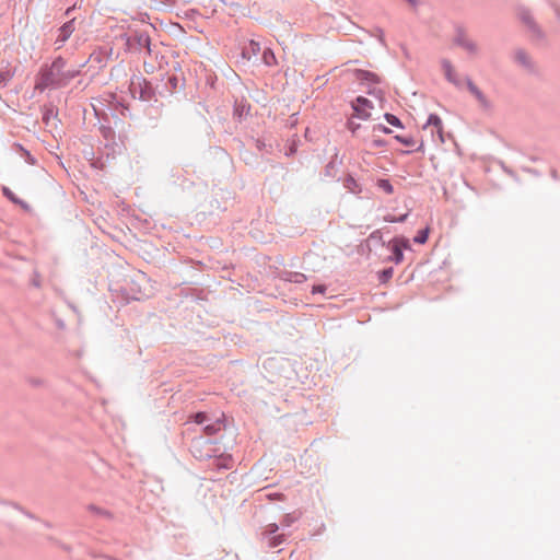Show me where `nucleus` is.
<instances>
[{
    "label": "nucleus",
    "instance_id": "nucleus-8",
    "mask_svg": "<svg viewBox=\"0 0 560 560\" xmlns=\"http://www.w3.org/2000/svg\"><path fill=\"white\" fill-rule=\"evenodd\" d=\"M515 60L525 67L530 66L529 57L524 50H517L515 52Z\"/></svg>",
    "mask_w": 560,
    "mask_h": 560
},
{
    "label": "nucleus",
    "instance_id": "nucleus-5",
    "mask_svg": "<svg viewBox=\"0 0 560 560\" xmlns=\"http://www.w3.org/2000/svg\"><path fill=\"white\" fill-rule=\"evenodd\" d=\"M73 31H74L73 21H69V22L65 23L59 28L58 42L65 43L70 37V35L73 33Z\"/></svg>",
    "mask_w": 560,
    "mask_h": 560
},
{
    "label": "nucleus",
    "instance_id": "nucleus-6",
    "mask_svg": "<svg viewBox=\"0 0 560 560\" xmlns=\"http://www.w3.org/2000/svg\"><path fill=\"white\" fill-rule=\"evenodd\" d=\"M467 86H468L469 92L478 100V102L482 106H488V101H487L486 96L471 81H468Z\"/></svg>",
    "mask_w": 560,
    "mask_h": 560
},
{
    "label": "nucleus",
    "instance_id": "nucleus-16",
    "mask_svg": "<svg viewBox=\"0 0 560 560\" xmlns=\"http://www.w3.org/2000/svg\"><path fill=\"white\" fill-rule=\"evenodd\" d=\"M275 59V55L270 50L264 51V60L267 65H271V60Z\"/></svg>",
    "mask_w": 560,
    "mask_h": 560
},
{
    "label": "nucleus",
    "instance_id": "nucleus-4",
    "mask_svg": "<svg viewBox=\"0 0 560 560\" xmlns=\"http://www.w3.org/2000/svg\"><path fill=\"white\" fill-rule=\"evenodd\" d=\"M441 67H442V70H443V73H444L446 80L455 85H458L459 84L458 75H457L452 62L447 59H443L441 61Z\"/></svg>",
    "mask_w": 560,
    "mask_h": 560
},
{
    "label": "nucleus",
    "instance_id": "nucleus-15",
    "mask_svg": "<svg viewBox=\"0 0 560 560\" xmlns=\"http://www.w3.org/2000/svg\"><path fill=\"white\" fill-rule=\"evenodd\" d=\"M207 420V416L203 412H198L194 416V421L197 424H202Z\"/></svg>",
    "mask_w": 560,
    "mask_h": 560
},
{
    "label": "nucleus",
    "instance_id": "nucleus-21",
    "mask_svg": "<svg viewBox=\"0 0 560 560\" xmlns=\"http://www.w3.org/2000/svg\"><path fill=\"white\" fill-rule=\"evenodd\" d=\"M90 510L94 511V512H98L100 510L94 508V506H90Z\"/></svg>",
    "mask_w": 560,
    "mask_h": 560
},
{
    "label": "nucleus",
    "instance_id": "nucleus-1",
    "mask_svg": "<svg viewBox=\"0 0 560 560\" xmlns=\"http://www.w3.org/2000/svg\"><path fill=\"white\" fill-rule=\"evenodd\" d=\"M78 74L75 70H65V61L56 59L50 68L40 71L36 79L35 89L44 91L49 86H63Z\"/></svg>",
    "mask_w": 560,
    "mask_h": 560
},
{
    "label": "nucleus",
    "instance_id": "nucleus-19",
    "mask_svg": "<svg viewBox=\"0 0 560 560\" xmlns=\"http://www.w3.org/2000/svg\"><path fill=\"white\" fill-rule=\"evenodd\" d=\"M392 275H393V270H392V269L384 270V271H383V278H384V280L389 279V278L392 277Z\"/></svg>",
    "mask_w": 560,
    "mask_h": 560
},
{
    "label": "nucleus",
    "instance_id": "nucleus-12",
    "mask_svg": "<svg viewBox=\"0 0 560 560\" xmlns=\"http://www.w3.org/2000/svg\"><path fill=\"white\" fill-rule=\"evenodd\" d=\"M392 242L395 243L396 245H398L401 248V250L408 249L410 247L409 241L404 237H396Z\"/></svg>",
    "mask_w": 560,
    "mask_h": 560
},
{
    "label": "nucleus",
    "instance_id": "nucleus-17",
    "mask_svg": "<svg viewBox=\"0 0 560 560\" xmlns=\"http://www.w3.org/2000/svg\"><path fill=\"white\" fill-rule=\"evenodd\" d=\"M406 218H407V214H404V215L399 217L398 219H396V218H394L392 215H387V217H385V221H387V222H402V221H405Z\"/></svg>",
    "mask_w": 560,
    "mask_h": 560
},
{
    "label": "nucleus",
    "instance_id": "nucleus-22",
    "mask_svg": "<svg viewBox=\"0 0 560 560\" xmlns=\"http://www.w3.org/2000/svg\"><path fill=\"white\" fill-rule=\"evenodd\" d=\"M271 532H275L277 529V525H270Z\"/></svg>",
    "mask_w": 560,
    "mask_h": 560
},
{
    "label": "nucleus",
    "instance_id": "nucleus-7",
    "mask_svg": "<svg viewBox=\"0 0 560 560\" xmlns=\"http://www.w3.org/2000/svg\"><path fill=\"white\" fill-rule=\"evenodd\" d=\"M390 247H392V252H393V260L396 262V264H400L404 259V254H402V250L401 248L396 245L395 243L390 242Z\"/></svg>",
    "mask_w": 560,
    "mask_h": 560
},
{
    "label": "nucleus",
    "instance_id": "nucleus-14",
    "mask_svg": "<svg viewBox=\"0 0 560 560\" xmlns=\"http://www.w3.org/2000/svg\"><path fill=\"white\" fill-rule=\"evenodd\" d=\"M219 430H220V425L217 423L209 424L205 428V432L207 435H212V434L217 433Z\"/></svg>",
    "mask_w": 560,
    "mask_h": 560
},
{
    "label": "nucleus",
    "instance_id": "nucleus-9",
    "mask_svg": "<svg viewBox=\"0 0 560 560\" xmlns=\"http://www.w3.org/2000/svg\"><path fill=\"white\" fill-rule=\"evenodd\" d=\"M376 185L378 188H381L388 195H392L394 192L393 185L387 179H378Z\"/></svg>",
    "mask_w": 560,
    "mask_h": 560
},
{
    "label": "nucleus",
    "instance_id": "nucleus-10",
    "mask_svg": "<svg viewBox=\"0 0 560 560\" xmlns=\"http://www.w3.org/2000/svg\"><path fill=\"white\" fill-rule=\"evenodd\" d=\"M428 237H429V228L424 229V230H421L417 235L416 237L413 238V241L418 244H424L427 241H428Z\"/></svg>",
    "mask_w": 560,
    "mask_h": 560
},
{
    "label": "nucleus",
    "instance_id": "nucleus-11",
    "mask_svg": "<svg viewBox=\"0 0 560 560\" xmlns=\"http://www.w3.org/2000/svg\"><path fill=\"white\" fill-rule=\"evenodd\" d=\"M460 45L469 52H476L477 51V46L474 42L471 40H468V39H464Z\"/></svg>",
    "mask_w": 560,
    "mask_h": 560
},
{
    "label": "nucleus",
    "instance_id": "nucleus-3",
    "mask_svg": "<svg viewBox=\"0 0 560 560\" xmlns=\"http://www.w3.org/2000/svg\"><path fill=\"white\" fill-rule=\"evenodd\" d=\"M423 129L424 130H428L430 129L431 130V133L432 136H434V131L436 132V137L440 141H443V136H442V120L439 116L436 115H430L429 118H428V121L427 124L423 126Z\"/></svg>",
    "mask_w": 560,
    "mask_h": 560
},
{
    "label": "nucleus",
    "instance_id": "nucleus-13",
    "mask_svg": "<svg viewBox=\"0 0 560 560\" xmlns=\"http://www.w3.org/2000/svg\"><path fill=\"white\" fill-rule=\"evenodd\" d=\"M385 118L388 124H390L395 127H401L400 120L396 116H394L392 114H385Z\"/></svg>",
    "mask_w": 560,
    "mask_h": 560
},
{
    "label": "nucleus",
    "instance_id": "nucleus-20",
    "mask_svg": "<svg viewBox=\"0 0 560 560\" xmlns=\"http://www.w3.org/2000/svg\"><path fill=\"white\" fill-rule=\"evenodd\" d=\"M316 291H317V292H323V291H324V289H323L322 287L314 288L313 292H316Z\"/></svg>",
    "mask_w": 560,
    "mask_h": 560
},
{
    "label": "nucleus",
    "instance_id": "nucleus-2",
    "mask_svg": "<svg viewBox=\"0 0 560 560\" xmlns=\"http://www.w3.org/2000/svg\"><path fill=\"white\" fill-rule=\"evenodd\" d=\"M353 114L349 119L348 127L354 133L360 127V124L355 122V119L366 120L371 117L374 106L372 102L363 96H359L352 103Z\"/></svg>",
    "mask_w": 560,
    "mask_h": 560
},
{
    "label": "nucleus",
    "instance_id": "nucleus-18",
    "mask_svg": "<svg viewBox=\"0 0 560 560\" xmlns=\"http://www.w3.org/2000/svg\"><path fill=\"white\" fill-rule=\"evenodd\" d=\"M2 192L5 197H8L9 199H11L12 201L16 202V199L13 195V192L8 188V187H3L2 188Z\"/></svg>",
    "mask_w": 560,
    "mask_h": 560
}]
</instances>
